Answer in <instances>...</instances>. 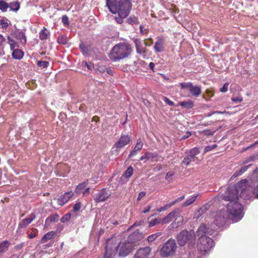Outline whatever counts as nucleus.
<instances>
[{
    "label": "nucleus",
    "instance_id": "obj_1",
    "mask_svg": "<svg viewBox=\"0 0 258 258\" xmlns=\"http://www.w3.org/2000/svg\"><path fill=\"white\" fill-rule=\"evenodd\" d=\"M143 237L142 233L135 232L130 235L126 240L120 242L117 246L115 238H111L107 239L106 242L104 258H110L115 250L118 252L119 256L123 257L127 255L135 248L136 243Z\"/></svg>",
    "mask_w": 258,
    "mask_h": 258
},
{
    "label": "nucleus",
    "instance_id": "obj_2",
    "mask_svg": "<svg viewBox=\"0 0 258 258\" xmlns=\"http://www.w3.org/2000/svg\"><path fill=\"white\" fill-rule=\"evenodd\" d=\"M238 189L232 186L228 187L222 196L223 200L229 202L226 206V211L229 218L231 219L233 222L238 221L243 217V209L241 204L238 202Z\"/></svg>",
    "mask_w": 258,
    "mask_h": 258
},
{
    "label": "nucleus",
    "instance_id": "obj_3",
    "mask_svg": "<svg viewBox=\"0 0 258 258\" xmlns=\"http://www.w3.org/2000/svg\"><path fill=\"white\" fill-rule=\"evenodd\" d=\"M106 6L112 14L118 13L119 16L127 17L132 9V0H106Z\"/></svg>",
    "mask_w": 258,
    "mask_h": 258
},
{
    "label": "nucleus",
    "instance_id": "obj_4",
    "mask_svg": "<svg viewBox=\"0 0 258 258\" xmlns=\"http://www.w3.org/2000/svg\"><path fill=\"white\" fill-rule=\"evenodd\" d=\"M131 45L125 43L116 44L112 49L109 54V58L117 61L126 57L131 52Z\"/></svg>",
    "mask_w": 258,
    "mask_h": 258
},
{
    "label": "nucleus",
    "instance_id": "obj_5",
    "mask_svg": "<svg viewBox=\"0 0 258 258\" xmlns=\"http://www.w3.org/2000/svg\"><path fill=\"white\" fill-rule=\"evenodd\" d=\"M228 218L229 216L227 211L225 209L220 210L213 215L211 224L217 229L224 225Z\"/></svg>",
    "mask_w": 258,
    "mask_h": 258
},
{
    "label": "nucleus",
    "instance_id": "obj_6",
    "mask_svg": "<svg viewBox=\"0 0 258 258\" xmlns=\"http://www.w3.org/2000/svg\"><path fill=\"white\" fill-rule=\"evenodd\" d=\"M196 235L192 230L188 231L183 230L177 236V240L178 244L180 246L184 245L186 243H192L195 242Z\"/></svg>",
    "mask_w": 258,
    "mask_h": 258
},
{
    "label": "nucleus",
    "instance_id": "obj_7",
    "mask_svg": "<svg viewBox=\"0 0 258 258\" xmlns=\"http://www.w3.org/2000/svg\"><path fill=\"white\" fill-rule=\"evenodd\" d=\"M214 246L213 240L209 237L202 236L199 239L197 247L202 252L209 251Z\"/></svg>",
    "mask_w": 258,
    "mask_h": 258
},
{
    "label": "nucleus",
    "instance_id": "obj_8",
    "mask_svg": "<svg viewBox=\"0 0 258 258\" xmlns=\"http://www.w3.org/2000/svg\"><path fill=\"white\" fill-rule=\"evenodd\" d=\"M177 248L175 241L173 239L168 240L161 249L160 254L163 257L172 255L175 252Z\"/></svg>",
    "mask_w": 258,
    "mask_h": 258
},
{
    "label": "nucleus",
    "instance_id": "obj_9",
    "mask_svg": "<svg viewBox=\"0 0 258 258\" xmlns=\"http://www.w3.org/2000/svg\"><path fill=\"white\" fill-rule=\"evenodd\" d=\"M181 88H187L189 90L192 96L199 97L202 93L201 87L200 86H194L191 82L181 83L179 84Z\"/></svg>",
    "mask_w": 258,
    "mask_h": 258
},
{
    "label": "nucleus",
    "instance_id": "obj_10",
    "mask_svg": "<svg viewBox=\"0 0 258 258\" xmlns=\"http://www.w3.org/2000/svg\"><path fill=\"white\" fill-rule=\"evenodd\" d=\"M213 225L211 224V225H210L209 227L207 228L204 224H201L198 228L197 231V236H200V237L202 236H206V234H213L217 230V228H216L215 226L213 227Z\"/></svg>",
    "mask_w": 258,
    "mask_h": 258
},
{
    "label": "nucleus",
    "instance_id": "obj_11",
    "mask_svg": "<svg viewBox=\"0 0 258 258\" xmlns=\"http://www.w3.org/2000/svg\"><path fill=\"white\" fill-rule=\"evenodd\" d=\"M111 196V193L109 190L105 188L102 189L97 194L93 196L94 201L97 203L104 202Z\"/></svg>",
    "mask_w": 258,
    "mask_h": 258
},
{
    "label": "nucleus",
    "instance_id": "obj_12",
    "mask_svg": "<svg viewBox=\"0 0 258 258\" xmlns=\"http://www.w3.org/2000/svg\"><path fill=\"white\" fill-rule=\"evenodd\" d=\"M131 141V137L128 135H122L118 141L115 144L114 146L120 149L127 145Z\"/></svg>",
    "mask_w": 258,
    "mask_h": 258
},
{
    "label": "nucleus",
    "instance_id": "obj_13",
    "mask_svg": "<svg viewBox=\"0 0 258 258\" xmlns=\"http://www.w3.org/2000/svg\"><path fill=\"white\" fill-rule=\"evenodd\" d=\"M181 210L179 209H175L169 213L165 217L161 219V223L162 224H166L170 222L173 218L177 216L181 213Z\"/></svg>",
    "mask_w": 258,
    "mask_h": 258
},
{
    "label": "nucleus",
    "instance_id": "obj_14",
    "mask_svg": "<svg viewBox=\"0 0 258 258\" xmlns=\"http://www.w3.org/2000/svg\"><path fill=\"white\" fill-rule=\"evenodd\" d=\"M74 196V192L72 191L65 192L63 195L60 196L56 199L59 205L62 206L64 205L69 200Z\"/></svg>",
    "mask_w": 258,
    "mask_h": 258
},
{
    "label": "nucleus",
    "instance_id": "obj_15",
    "mask_svg": "<svg viewBox=\"0 0 258 258\" xmlns=\"http://www.w3.org/2000/svg\"><path fill=\"white\" fill-rule=\"evenodd\" d=\"M151 252L149 247L140 248L134 255V258H148Z\"/></svg>",
    "mask_w": 258,
    "mask_h": 258
},
{
    "label": "nucleus",
    "instance_id": "obj_16",
    "mask_svg": "<svg viewBox=\"0 0 258 258\" xmlns=\"http://www.w3.org/2000/svg\"><path fill=\"white\" fill-rule=\"evenodd\" d=\"M35 215L34 213H31L29 218H25L22 220L19 224V228H26L34 219H35Z\"/></svg>",
    "mask_w": 258,
    "mask_h": 258
},
{
    "label": "nucleus",
    "instance_id": "obj_17",
    "mask_svg": "<svg viewBox=\"0 0 258 258\" xmlns=\"http://www.w3.org/2000/svg\"><path fill=\"white\" fill-rule=\"evenodd\" d=\"M58 217V215L57 214H52L48 216L45 220L44 228L47 229L51 223H54L57 221Z\"/></svg>",
    "mask_w": 258,
    "mask_h": 258
},
{
    "label": "nucleus",
    "instance_id": "obj_18",
    "mask_svg": "<svg viewBox=\"0 0 258 258\" xmlns=\"http://www.w3.org/2000/svg\"><path fill=\"white\" fill-rule=\"evenodd\" d=\"M164 39L162 37H158L157 40L155 43L154 49L156 51L161 52L164 50Z\"/></svg>",
    "mask_w": 258,
    "mask_h": 258
},
{
    "label": "nucleus",
    "instance_id": "obj_19",
    "mask_svg": "<svg viewBox=\"0 0 258 258\" xmlns=\"http://www.w3.org/2000/svg\"><path fill=\"white\" fill-rule=\"evenodd\" d=\"M143 146V143L141 139H139L137 141L136 145L134 148V149L131 152L128 157L131 158L136 155L137 154V152L140 151Z\"/></svg>",
    "mask_w": 258,
    "mask_h": 258
},
{
    "label": "nucleus",
    "instance_id": "obj_20",
    "mask_svg": "<svg viewBox=\"0 0 258 258\" xmlns=\"http://www.w3.org/2000/svg\"><path fill=\"white\" fill-rule=\"evenodd\" d=\"M250 166V165L243 166V167H241L238 170L234 172V173L231 177L230 180H233L235 177L241 175L242 174H243L244 172H245L247 170V169Z\"/></svg>",
    "mask_w": 258,
    "mask_h": 258
},
{
    "label": "nucleus",
    "instance_id": "obj_21",
    "mask_svg": "<svg viewBox=\"0 0 258 258\" xmlns=\"http://www.w3.org/2000/svg\"><path fill=\"white\" fill-rule=\"evenodd\" d=\"M15 38L20 41V42L22 44H25L26 43L27 39L24 33L20 31L15 34Z\"/></svg>",
    "mask_w": 258,
    "mask_h": 258
},
{
    "label": "nucleus",
    "instance_id": "obj_22",
    "mask_svg": "<svg viewBox=\"0 0 258 258\" xmlns=\"http://www.w3.org/2000/svg\"><path fill=\"white\" fill-rule=\"evenodd\" d=\"M55 232L54 231H50L45 234L41 238V242L44 243L46 242L48 240L51 239L54 237Z\"/></svg>",
    "mask_w": 258,
    "mask_h": 258
},
{
    "label": "nucleus",
    "instance_id": "obj_23",
    "mask_svg": "<svg viewBox=\"0 0 258 258\" xmlns=\"http://www.w3.org/2000/svg\"><path fill=\"white\" fill-rule=\"evenodd\" d=\"M13 50L12 56L14 58L17 59H20L21 58H22L23 57L24 53H23V52L21 50L16 48V49H14V50Z\"/></svg>",
    "mask_w": 258,
    "mask_h": 258
},
{
    "label": "nucleus",
    "instance_id": "obj_24",
    "mask_svg": "<svg viewBox=\"0 0 258 258\" xmlns=\"http://www.w3.org/2000/svg\"><path fill=\"white\" fill-rule=\"evenodd\" d=\"M10 245V242L7 241L5 240L3 241V242L0 243V253H4L6 252L9 247Z\"/></svg>",
    "mask_w": 258,
    "mask_h": 258
},
{
    "label": "nucleus",
    "instance_id": "obj_25",
    "mask_svg": "<svg viewBox=\"0 0 258 258\" xmlns=\"http://www.w3.org/2000/svg\"><path fill=\"white\" fill-rule=\"evenodd\" d=\"M197 197H198V195H194L192 197H189L188 199H187V200L184 203H183L182 206V207H187V206L191 205L196 201Z\"/></svg>",
    "mask_w": 258,
    "mask_h": 258
},
{
    "label": "nucleus",
    "instance_id": "obj_26",
    "mask_svg": "<svg viewBox=\"0 0 258 258\" xmlns=\"http://www.w3.org/2000/svg\"><path fill=\"white\" fill-rule=\"evenodd\" d=\"M9 8L11 11L17 12L20 9V4L17 1L11 3L9 4Z\"/></svg>",
    "mask_w": 258,
    "mask_h": 258
},
{
    "label": "nucleus",
    "instance_id": "obj_27",
    "mask_svg": "<svg viewBox=\"0 0 258 258\" xmlns=\"http://www.w3.org/2000/svg\"><path fill=\"white\" fill-rule=\"evenodd\" d=\"M175 219L172 224L173 226H175L177 227L182 224L183 221V218L182 216H180V214L177 215V216H175Z\"/></svg>",
    "mask_w": 258,
    "mask_h": 258
},
{
    "label": "nucleus",
    "instance_id": "obj_28",
    "mask_svg": "<svg viewBox=\"0 0 258 258\" xmlns=\"http://www.w3.org/2000/svg\"><path fill=\"white\" fill-rule=\"evenodd\" d=\"M80 48L81 49L82 52L84 55H88L89 54V52L90 51V47L89 46L86 45L82 43L80 44Z\"/></svg>",
    "mask_w": 258,
    "mask_h": 258
},
{
    "label": "nucleus",
    "instance_id": "obj_29",
    "mask_svg": "<svg viewBox=\"0 0 258 258\" xmlns=\"http://www.w3.org/2000/svg\"><path fill=\"white\" fill-rule=\"evenodd\" d=\"M195 160V158L192 157L190 154L188 153L187 156L184 158L182 161V163L187 166L190 164L191 162L194 161Z\"/></svg>",
    "mask_w": 258,
    "mask_h": 258
},
{
    "label": "nucleus",
    "instance_id": "obj_30",
    "mask_svg": "<svg viewBox=\"0 0 258 258\" xmlns=\"http://www.w3.org/2000/svg\"><path fill=\"white\" fill-rule=\"evenodd\" d=\"M208 207L209 206L206 205L201 207L200 209L195 214V218H199L202 215H203L208 210L209 208Z\"/></svg>",
    "mask_w": 258,
    "mask_h": 258
},
{
    "label": "nucleus",
    "instance_id": "obj_31",
    "mask_svg": "<svg viewBox=\"0 0 258 258\" xmlns=\"http://www.w3.org/2000/svg\"><path fill=\"white\" fill-rule=\"evenodd\" d=\"M49 33V32L46 29V28H44L39 33V38L42 40L46 39Z\"/></svg>",
    "mask_w": 258,
    "mask_h": 258
},
{
    "label": "nucleus",
    "instance_id": "obj_32",
    "mask_svg": "<svg viewBox=\"0 0 258 258\" xmlns=\"http://www.w3.org/2000/svg\"><path fill=\"white\" fill-rule=\"evenodd\" d=\"M8 43L10 46L11 50L18 47L17 43L10 36H8Z\"/></svg>",
    "mask_w": 258,
    "mask_h": 258
},
{
    "label": "nucleus",
    "instance_id": "obj_33",
    "mask_svg": "<svg viewBox=\"0 0 258 258\" xmlns=\"http://www.w3.org/2000/svg\"><path fill=\"white\" fill-rule=\"evenodd\" d=\"M134 172V169L132 166H129L124 173L123 176L126 179H128L132 175Z\"/></svg>",
    "mask_w": 258,
    "mask_h": 258
},
{
    "label": "nucleus",
    "instance_id": "obj_34",
    "mask_svg": "<svg viewBox=\"0 0 258 258\" xmlns=\"http://www.w3.org/2000/svg\"><path fill=\"white\" fill-rule=\"evenodd\" d=\"M136 48L137 52L138 54L145 55L147 53V49L146 48H143L142 44H140L136 46Z\"/></svg>",
    "mask_w": 258,
    "mask_h": 258
},
{
    "label": "nucleus",
    "instance_id": "obj_35",
    "mask_svg": "<svg viewBox=\"0 0 258 258\" xmlns=\"http://www.w3.org/2000/svg\"><path fill=\"white\" fill-rule=\"evenodd\" d=\"M68 41V37L64 35H60L57 38V42L59 44H66Z\"/></svg>",
    "mask_w": 258,
    "mask_h": 258
},
{
    "label": "nucleus",
    "instance_id": "obj_36",
    "mask_svg": "<svg viewBox=\"0 0 258 258\" xmlns=\"http://www.w3.org/2000/svg\"><path fill=\"white\" fill-rule=\"evenodd\" d=\"M86 182H83L79 184L76 188V192L78 194L82 192V190L84 189L86 187Z\"/></svg>",
    "mask_w": 258,
    "mask_h": 258
},
{
    "label": "nucleus",
    "instance_id": "obj_37",
    "mask_svg": "<svg viewBox=\"0 0 258 258\" xmlns=\"http://www.w3.org/2000/svg\"><path fill=\"white\" fill-rule=\"evenodd\" d=\"M179 105L181 106L187 108H191L193 107V102L191 101L180 102Z\"/></svg>",
    "mask_w": 258,
    "mask_h": 258
},
{
    "label": "nucleus",
    "instance_id": "obj_38",
    "mask_svg": "<svg viewBox=\"0 0 258 258\" xmlns=\"http://www.w3.org/2000/svg\"><path fill=\"white\" fill-rule=\"evenodd\" d=\"M9 8V4L4 1H0V10L6 12Z\"/></svg>",
    "mask_w": 258,
    "mask_h": 258
},
{
    "label": "nucleus",
    "instance_id": "obj_39",
    "mask_svg": "<svg viewBox=\"0 0 258 258\" xmlns=\"http://www.w3.org/2000/svg\"><path fill=\"white\" fill-rule=\"evenodd\" d=\"M161 235L160 232H158L155 234H153L148 237V241L149 242L154 241L158 237Z\"/></svg>",
    "mask_w": 258,
    "mask_h": 258
},
{
    "label": "nucleus",
    "instance_id": "obj_40",
    "mask_svg": "<svg viewBox=\"0 0 258 258\" xmlns=\"http://www.w3.org/2000/svg\"><path fill=\"white\" fill-rule=\"evenodd\" d=\"M200 153V151L199 149L198 148H194L188 152V153L190 154L192 157L195 158V159L197 158L196 156L198 155Z\"/></svg>",
    "mask_w": 258,
    "mask_h": 258
},
{
    "label": "nucleus",
    "instance_id": "obj_41",
    "mask_svg": "<svg viewBox=\"0 0 258 258\" xmlns=\"http://www.w3.org/2000/svg\"><path fill=\"white\" fill-rule=\"evenodd\" d=\"M127 22L131 25L138 23V19L135 16H132L127 19Z\"/></svg>",
    "mask_w": 258,
    "mask_h": 258
},
{
    "label": "nucleus",
    "instance_id": "obj_42",
    "mask_svg": "<svg viewBox=\"0 0 258 258\" xmlns=\"http://www.w3.org/2000/svg\"><path fill=\"white\" fill-rule=\"evenodd\" d=\"M155 156L151 153H146L144 155L141 157L140 160H143L144 159L149 160L154 158Z\"/></svg>",
    "mask_w": 258,
    "mask_h": 258
},
{
    "label": "nucleus",
    "instance_id": "obj_43",
    "mask_svg": "<svg viewBox=\"0 0 258 258\" xmlns=\"http://www.w3.org/2000/svg\"><path fill=\"white\" fill-rule=\"evenodd\" d=\"M160 223H161V219L155 218L154 219L150 220L149 222V227H152Z\"/></svg>",
    "mask_w": 258,
    "mask_h": 258
},
{
    "label": "nucleus",
    "instance_id": "obj_44",
    "mask_svg": "<svg viewBox=\"0 0 258 258\" xmlns=\"http://www.w3.org/2000/svg\"><path fill=\"white\" fill-rule=\"evenodd\" d=\"M82 66L83 67H87L89 70H92L94 69V65L91 62L83 61L82 63Z\"/></svg>",
    "mask_w": 258,
    "mask_h": 258
},
{
    "label": "nucleus",
    "instance_id": "obj_45",
    "mask_svg": "<svg viewBox=\"0 0 258 258\" xmlns=\"http://www.w3.org/2000/svg\"><path fill=\"white\" fill-rule=\"evenodd\" d=\"M49 63L46 61H38L37 62V65L42 68H46L48 67Z\"/></svg>",
    "mask_w": 258,
    "mask_h": 258
},
{
    "label": "nucleus",
    "instance_id": "obj_46",
    "mask_svg": "<svg viewBox=\"0 0 258 258\" xmlns=\"http://www.w3.org/2000/svg\"><path fill=\"white\" fill-rule=\"evenodd\" d=\"M140 30L141 34L142 35H146L149 32L148 29L147 28H145V27L143 25H140Z\"/></svg>",
    "mask_w": 258,
    "mask_h": 258
},
{
    "label": "nucleus",
    "instance_id": "obj_47",
    "mask_svg": "<svg viewBox=\"0 0 258 258\" xmlns=\"http://www.w3.org/2000/svg\"><path fill=\"white\" fill-rule=\"evenodd\" d=\"M71 215L69 213L64 215L61 219V222L65 223L68 222L71 219Z\"/></svg>",
    "mask_w": 258,
    "mask_h": 258
},
{
    "label": "nucleus",
    "instance_id": "obj_48",
    "mask_svg": "<svg viewBox=\"0 0 258 258\" xmlns=\"http://www.w3.org/2000/svg\"><path fill=\"white\" fill-rule=\"evenodd\" d=\"M217 147V146L216 144H214V145H213L211 146H206L204 149V152L206 153V152H209V151L213 150L214 149L216 148Z\"/></svg>",
    "mask_w": 258,
    "mask_h": 258
},
{
    "label": "nucleus",
    "instance_id": "obj_49",
    "mask_svg": "<svg viewBox=\"0 0 258 258\" xmlns=\"http://www.w3.org/2000/svg\"><path fill=\"white\" fill-rule=\"evenodd\" d=\"M171 205L170 203L165 205L164 206L158 209H157V211L158 212H162L164 211H165L166 210L168 209V208H170L171 207Z\"/></svg>",
    "mask_w": 258,
    "mask_h": 258
},
{
    "label": "nucleus",
    "instance_id": "obj_50",
    "mask_svg": "<svg viewBox=\"0 0 258 258\" xmlns=\"http://www.w3.org/2000/svg\"><path fill=\"white\" fill-rule=\"evenodd\" d=\"M163 100L169 106H173L174 105V103L173 101L170 100L167 97H163Z\"/></svg>",
    "mask_w": 258,
    "mask_h": 258
},
{
    "label": "nucleus",
    "instance_id": "obj_51",
    "mask_svg": "<svg viewBox=\"0 0 258 258\" xmlns=\"http://www.w3.org/2000/svg\"><path fill=\"white\" fill-rule=\"evenodd\" d=\"M81 208V204L80 202L76 203L74 207H73V210L74 212L78 211Z\"/></svg>",
    "mask_w": 258,
    "mask_h": 258
},
{
    "label": "nucleus",
    "instance_id": "obj_52",
    "mask_svg": "<svg viewBox=\"0 0 258 258\" xmlns=\"http://www.w3.org/2000/svg\"><path fill=\"white\" fill-rule=\"evenodd\" d=\"M229 84L228 83H226L224 84L223 86L220 88V91L221 92H226L228 91Z\"/></svg>",
    "mask_w": 258,
    "mask_h": 258
},
{
    "label": "nucleus",
    "instance_id": "obj_53",
    "mask_svg": "<svg viewBox=\"0 0 258 258\" xmlns=\"http://www.w3.org/2000/svg\"><path fill=\"white\" fill-rule=\"evenodd\" d=\"M231 99L233 102L238 103L241 102L243 100V98L241 96H237L235 97H232Z\"/></svg>",
    "mask_w": 258,
    "mask_h": 258
},
{
    "label": "nucleus",
    "instance_id": "obj_54",
    "mask_svg": "<svg viewBox=\"0 0 258 258\" xmlns=\"http://www.w3.org/2000/svg\"><path fill=\"white\" fill-rule=\"evenodd\" d=\"M184 199V196H182L181 197H179V198H177L175 201L171 202L170 204H171V206H172L174 205H175L176 203L182 201Z\"/></svg>",
    "mask_w": 258,
    "mask_h": 258
},
{
    "label": "nucleus",
    "instance_id": "obj_55",
    "mask_svg": "<svg viewBox=\"0 0 258 258\" xmlns=\"http://www.w3.org/2000/svg\"><path fill=\"white\" fill-rule=\"evenodd\" d=\"M257 155H253L248 157L244 162V163H247L251 161H253L255 159L257 158Z\"/></svg>",
    "mask_w": 258,
    "mask_h": 258
},
{
    "label": "nucleus",
    "instance_id": "obj_56",
    "mask_svg": "<svg viewBox=\"0 0 258 258\" xmlns=\"http://www.w3.org/2000/svg\"><path fill=\"white\" fill-rule=\"evenodd\" d=\"M62 22L65 25L69 24V18L67 16L64 15L62 17Z\"/></svg>",
    "mask_w": 258,
    "mask_h": 258
},
{
    "label": "nucleus",
    "instance_id": "obj_57",
    "mask_svg": "<svg viewBox=\"0 0 258 258\" xmlns=\"http://www.w3.org/2000/svg\"><path fill=\"white\" fill-rule=\"evenodd\" d=\"M126 17H122L121 16H119V17H115V20L116 22L118 24H121L123 22V19L125 18Z\"/></svg>",
    "mask_w": 258,
    "mask_h": 258
},
{
    "label": "nucleus",
    "instance_id": "obj_58",
    "mask_svg": "<svg viewBox=\"0 0 258 258\" xmlns=\"http://www.w3.org/2000/svg\"><path fill=\"white\" fill-rule=\"evenodd\" d=\"M146 195V192L144 191H141L139 194L137 201H140L143 197H144Z\"/></svg>",
    "mask_w": 258,
    "mask_h": 258
},
{
    "label": "nucleus",
    "instance_id": "obj_59",
    "mask_svg": "<svg viewBox=\"0 0 258 258\" xmlns=\"http://www.w3.org/2000/svg\"><path fill=\"white\" fill-rule=\"evenodd\" d=\"M0 25L3 28H7L9 25L8 23L3 20H0Z\"/></svg>",
    "mask_w": 258,
    "mask_h": 258
},
{
    "label": "nucleus",
    "instance_id": "obj_60",
    "mask_svg": "<svg viewBox=\"0 0 258 258\" xmlns=\"http://www.w3.org/2000/svg\"><path fill=\"white\" fill-rule=\"evenodd\" d=\"M190 136H191V133L190 132H186V133H185V135H184L183 136H182L180 140H185L186 139H187L188 138H189Z\"/></svg>",
    "mask_w": 258,
    "mask_h": 258
},
{
    "label": "nucleus",
    "instance_id": "obj_61",
    "mask_svg": "<svg viewBox=\"0 0 258 258\" xmlns=\"http://www.w3.org/2000/svg\"><path fill=\"white\" fill-rule=\"evenodd\" d=\"M150 42H147L146 40H144V44L147 46H151L153 43V40L152 38H149L148 39Z\"/></svg>",
    "mask_w": 258,
    "mask_h": 258
},
{
    "label": "nucleus",
    "instance_id": "obj_62",
    "mask_svg": "<svg viewBox=\"0 0 258 258\" xmlns=\"http://www.w3.org/2000/svg\"><path fill=\"white\" fill-rule=\"evenodd\" d=\"M151 208V206H148L147 207H146V208H144V209L142 211V213L144 214H146V213L149 212L150 211Z\"/></svg>",
    "mask_w": 258,
    "mask_h": 258
},
{
    "label": "nucleus",
    "instance_id": "obj_63",
    "mask_svg": "<svg viewBox=\"0 0 258 258\" xmlns=\"http://www.w3.org/2000/svg\"><path fill=\"white\" fill-rule=\"evenodd\" d=\"M204 132H205V134L206 135L211 136V135H213L214 134L215 131H210V130H206Z\"/></svg>",
    "mask_w": 258,
    "mask_h": 258
},
{
    "label": "nucleus",
    "instance_id": "obj_64",
    "mask_svg": "<svg viewBox=\"0 0 258 258\" xmlns=\"http://www.w3.org/2000/svg\"><path fill=\"white\" fill-rule=\"evenodd\" d=\"M254 194L256 198L258 199V186L254 189Z\"/></svg>",
    "mask_w": 258,
    "mask_h": 258
}]
</instances>
